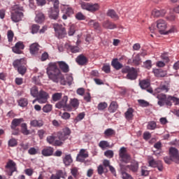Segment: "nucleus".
Returning a JSON list of instances; mask_svg holds the SVG:
<instances>
[{"instance_id": "f257e3e1", "label": "nucleus", "mask_w": 179, "mask_h": 179, "mask_svg": "<svg viewBox=\"0 0 179 179\" xmlns=\"http://www.w3.org/2000/svg\"><path fill=\"white\" fill-rule=\"evenodd\" d=\"M47 74L50 80H52L55 83H59L60 82L63 86H65L66 83L71 86L72 82H73V77L71 74L66 76L65 80L64 74L61 73V70H59L56 63L49 64V66L47 68Z\"/></svg>"}, {"instance_id": "f03ea898", "label": "nucleus", "mask_w": 179, "mask_h": 179, "mask_svg": "<svg viewBox=\"0 0 179 179\" xmlns=\"http://www.w3.org/2000/svg\"><path fill=\"white\" fill-rule=\"evenodd\" d=\"M157 99H158L157 104L160 107L164 106H167V107H171L173 103L175 106H178L179 99L176 96H168L164 94H159L157 95Z\"/></svg>"}, {"instance_id": "7ed1b4c3", "label": "nucleus", "mask_w": 179, "mask_h": 179, "mask_svg": "<svg viewBox=\"0 0 179 179\" xmlns=\"http://www.w3.org/2000/svg\"><path fill=\"white\" fill-rule=\"evenodd\" d=\"M23 7L20 6H15L13 10L11 12L10 18L13 22L17 23L23 19Z\"/></svg>"}, {"instance_id": "20e7f679", "label": "nucleus", "mask_w": 179, "mask_h": 179, "mask_svg": "<svg viewBox=\"0 0 179 179\" xmlns=\"http://www.w3.org/2000/svg\"><path fill=\"white\" fill-rule=\"evenodd\" d=\"M13 65L14 68H17L18 73L20 75H24L26 73L27 69H26V59L24 58L15 60Z\"/></svg>"}, {"instance_id": "39448f33", "label": "nucleus", "mask_w": 179, "mask_h": 179, "mask_svg": "<svg viewBox=\"0 0 179 179\" xmlns=\"http://www.w3.org/2000/svg\"><path fill=\"white\" fill-rule=\"evenodd\" d=\"M6 171L8 173V176L12 177L15 171H17V167L16 166V162L12 159H8L5 166Z\"/></svg>"}, {"instance_id": "423d86ee", "label": "nucleus", "mask_w": 179, "mask_h": 179, "mask_svg": "<svg viewBox=\"0 0 179 179\" xmlns=\"http://www.w3.org/2000/svg\"><path fill=\"white\" fill-rule=\"evenodd\" d=\"M119 157L120 159V162L122 163L128 164L131 162V155L127 152V148L122 147L119 150Z\"/></svg>"}, {"instance_id": "0eeeda50", "label": "nucleus", "mask_w": 179, "mask_h": 179, "mask_svg": "<svg viewBox=\"0 0 179 179\" xmlns=\"http://www.w3.org/2000/svg\"><path fill=\"white\" fill-rule=\"evenodd\" d=\"M68 103V96H64L61 101L56 103L57 108H64V111H72V106L66 104Z\"/></svg>"}, {"instance_id": "6e6552de", "label": "nucleus", "mask_w": 179, "mask_h": 179, "mask_svg": "<svg viewBox=\"0 0 179 179\" xmlns=\"http://www.w3.org/2000/svg\"><path fill=\"white\" fill-rule=\"evenodd\" d=\"M64 11H65V14L62 15V19L64 20H66L68 17H71V16H72V15L74 13L73 8L69 5H62V12Z\"/></svg>"}, {"instance_id": "1a4fd4ad", "label": "nucleus", "mask_w": 179, "mask_h": 179, "mask_svg": "<svg viewBox=\"0 0 179 179\" xmlns=\"http://www.w3.org/2000/svg\"><path fill=\"white\" fill-rule=\"evenodd\" d=\"M53 29L59 37H62V38H63V37L66 36V30L62 25L57 23L53 24Z\"/></svg>"}, {"instance_id": "9d476101", "label": "nucleus", "mask_w": 179, "mask_h": 179, "mask_svg": "<svg viewBox=\"0 0 179 179\" xmlns=\"http://www.w3.org/2000/svg\"><path fill=\"white\" fill-rule=\"evenodd\" d=\"M48 99H50V94L44 90H41L38 97H36V100L39 104H45V103L48 101Z\"/></svg>"}, {"instance_id": "9b49d317", "label": "nucleus", "mask_w": 179, "mask_h": 179, "mask_svg": "<svg viewBox=\"0 0 179 179\" xmlns=\"http://www.w3.org/2000/svg\"><path fill=\"white\" fill-rule=\"evenodd\" d=\"M48 17L53 20H58V17H59V7H51L48 10Z\"/></svg>"}, {"instance_id": "f8f14e48", "label": "nucleus", "mask_w": 179, "mask_h": 179, "mask_svg": "<svg viewBox=\"0 0 179 179\" xmlns=\"http://www.w3.org/2000/svg\"><path fill=\"white\" fill-rule=\"evenodd\" d=\"M169 156L172 162H174L175 163H178L179 154L178 150H177V148L171 147L169 149Z\"/></svg>"}, {"instance_id": "ddd939ff", "label": "nucleus", "mask_w": 179, "mask_h": 179, "mask_svg": "<svg viewBox=\"0 0 179 179\" xmlns=\"http://www.w3.org/2000/svg\"><path fill=\"white\" fill-rule=\"evenodd\" d=\"M71 135V130L69 129H65L63 131L57 133V138L62 142H65L66 139Z\"/></svg>"}, {"instance_id": "4468645a", "label": "nucleus", "mask_w": 179, "mask_h": 179, "mask_svg": "<svg viewBox=\"0 0 179 179\" xmlns=\"http://www.w3.org/2000/svg\"><path fill=\"white\" fill-rule=\"evenodd\" d=\"M139 86L141 89H146L148 93H153V89L150 87V80H143L139 82Z\"/></svg>"}, {"instance_id": "2eb2a0df", "label": "nucleus", "mask_w": 179, "mask_h": 179, "mask_svg": "<svg viewBox=\"0 0 179 179\" xmlns=\"http://www.w3.org/2000/svg\"><path fill=\"white\" fill-rule=\"evenodd\" d=\"M149 166L150 167L157 168L159 171H163V164L162 161H156L155 159L152 158L148 161Z\"/></svg>"}, {"instance_id": "dca6fc26", "label": "nucleus", "mask_w": 179, "mask_h": 179, "mask_svg": "<svg viewBox=\"0 0 179 179\" xmlns=\"http://www.w3.org/2000/svg\"><path fill=\"white\" fill-rule=\"evenodd\" d=\"M22 50H24V44L22 41L16 43L15 46L12 48V51L15 54H23Z\"/></svg>"}, {"instance_id": "f3484780", "label": "nucleus", "mask_w": 179, "mask_h": 179, "mask_svg": "<svg viewBox=\"0 0 179 179\" xmlns=\"http://www.w3.org/2000/svg\"><path fill=\"white\" fill-rule=\"evenodd\" d=\"M89 157V152L86 151L85 149H81L77 155V162H80L81 163H83L85 162V159H87Z\"/></svg>"}, {"instance_id": "a211bd4d", "label": "nucleus", "mask_w": 179, "mask_h": 179, "mask_svg": "<svg viewBox=\"0 0 179 179\" xmlns=\"http://www.w3.org/2000/svg\"><path fill=\"white\" fill-rule=\"evenodd\" d=\"M157 27L159 31L162 33L167 29V23L164 20H158L157 21Z\"/></svg>"}, {"instance_id": "6ab92c4d", "label": "nucleus", "mask_w": 179, "mask_h": 179, "mask_svg": "<svg viewBox=\"0 0 179 179\" xmlns=\"http://www.w3.org/2000/svg\"><path fill=\"white\" fill-rule=\"evenodd\" d=\"M59 69L63 73H68L69 72V65L64 61L57 62Z\"/></svg>"}, {"instance_id": "aec40b11", "label": "nucleus", "mask_w": 179, "mask_h": 179, "mask_svg": "<svg viewBox=\"0 0 179 179\" xmlns=\"http://www.w3.org/2000/svg\"><path fill=\"white\" fill-rule=\"evenodd\" d=\"M22 122H24V119L23 118H15L11 122L10 128L11 129H16L17 127L22 124Z\"/></svg>"}, {"instance_id": "412c9836", "label": "nucleus", "mask_w": 179, "mask_h": 179, "mask_svg": "<svg viewBox=\"0 0 179 179\" xmlns=\"http://www.w3.org/2000/svg\"><path fill=\"white\" fill-rule=\"evenodd\" d=\"M76 62H77L78 65L83 66V65H86V64H87V57L83 55H80L76 59Z\"/></svg>"}, {"instance_id": "4be33fe9", "label": "nucleus", "mask_w": 179, "mask_h": 179, "mask_svg": "<svg viewBox=\"0 0 179 179\" xmlns=\"http://www.w3.org/2000/svg\"><path fill=\"white\" fill-rule=\"evenodd\" d=\"M164 15H166V10H157L156 8H155L154 10H152V16H153V17H163V16H164Z\"/></svg>"}, {"instance_id": "5701e85b", "label": "nucleus", "mask_w": 179, "mask_h": 179, "mask_svg": "<svg viewBox=\"0 0 179 179\" xmlns=\"http://www.w3.org/2000/svg\"><path fill=\"white\" fill-rule=\"evenodd\" d=\"M40 50V45L37 43H32L29 47V51L32 55H36L38 54V50Z\"/></svg>"}, {"instance_id": "b1692460", "label": "nucleus", "mask_w": 179, "mask_h": 179, "mask_svg": "<svg viewBox=\"0 0 179 179\" xmlns=\"http://www.w3.org/2000/svg\"><path fill=\"white\" fill-rule=\"evenodd\" d=\"M35 22L36 23H43L45 20V16L41 11H36Z\"/></svg>"}, {"instance_id": "393cba45", "label": "nucleus", "mask_w": 179, "mask_h": 179, "mask_svg": "<svg viewBox=\"0 0 179 179\" xmlns=\"http://www.w3.org/2000/svg\"><path fill=\"white\" fill-rule=\"evenodd\" d=\"M102 26L104 27V29H108L109 30L117 29V25L114 24V22H110L108 20L104 21L102 24Z\"/></svg>"}, {"instance_id": "a878e982", "label": "nucleus", "mask_w": 179, "mask_h": 179, "mask_svg": "<svg viewBox=\"0 0 179 179\" xmlns=\"http://www.w3.org/2000/svg\"><path fill=\"white\" fill-rule=\"evenodd\" d=\"M127 78L130 80H135V79L138 78V73H136L135 68L131 67V71H129V73L127 75Z\"/></svg>"}, {"instance_id": "bb28decb", "label": "nucleus", "mask_w": 179, "mask_h": 179, "mask_svg": "<svg viewBox=\"0 0 179 179\" xmlns=\"http://www.w3.org/2000/svg\"><path fill=\"white\" fill-rule=\"evenodd\" d=\"M126 167L127 169H129L133 173H136L139 169V163L136 161H133L131 165H127Z\"/></svg>"}, {"instance_id": "cd10ccee", "label": "nucleus", "mask_w": 179, "mask_h": 179, "mask_svg": "<svg viewBox=\"0 0 179 179\" xmlns=\"http://www.w3.org/2000/svg\"><path fill=\"white\" fill-rule=\"evenodd\" d=\"M111 65L114 69L116 71H120V69H122V64H121L117 58L113 59L111 62Z\"/></svg>"}, {"instance_id": "c85d7f7f", "label": "nucleus", "mask_w": 179, "mask_h": 179, "mask_svg": "<svg viewBox=\"0 0 179 179\" xmlns=\"http://www.w3.org/2000/svg\"><path fill=\"white\" fill-rule=\"evenodd\" d=\"M52 153H54V148L52 147H46L42 150L43 156H52Z\"/></svg>"}, {"instance_id": "c756f323", "label": "nucleus", "mask_w": 179, "mask_h": 179, "mask_svg": "<svg viewBox=\"0 0 179 179\" xmlns=\"http://www.w3.org/2000/svg\"><path fill=\"white\" fill-rule=\"evenodd\" d=\"M153 73L157 78H164L167 73L166 71L162 69H153Z\"/></svg>"}, {"instance_id": "7c9ffc66", "label": "nucleus", "mask_w": 179, "mask_h": 179, "mask_svg": "<svg viewBox=\"0 0 179 179\" xmlns=\"http://www.w3.org/2000/svg\"><path fill=\"white\" fill-rule=\"evenodd\" d=\"M30 125L34 128H41L44 125V122L43 120H34L30 122Z\"/></svg>"}, {"instance_id": "2f4dec72", "label": "nucleus", "mask_w": 179, "mask_h": 179, "mask_svg": "<svg viewBox=\"0 0 179 179\" xmlns=\"http://www.w3.org/2000/svg\"><path fill=\"white\" fill-rule=\"evenodd\" d=\"M155 90L157 93H162V92L164 93H167V92L170 90V87L167 85H162Z\"/></svg>"}, {"instance_id": "473e14b6", "label": "nucleus", "mask_w": 179, "mask_h": 179, "mask_svg": "<svg viewBox=\"0 0 179 179\" xmlns=\"http://www.w3.org/2000/svg\"><path fill=\"white\" fill-rule=\"evenodd\" d=\"M109 113H115L118 110V103L116 101H112L108 108Z\"/></svg>"}, {"instance_id": "72a5a7b5", "label": "nucleus", "mask_w": 179, "mask_h": 179, "mask_svg": "<svg viewBox=\"0 0 179 179\" xmlns=\"http://www.w3.org/2000/svg\"><path fill=\"white\" fill-rule=\"evenodd\" d=\"M65 47L73 54H76V52H79V47L78 46H72V45H69V43H66L65 45Z\"/></svg>"}, {"instance_id": "f704fd0d", "label": "nucleus", "mask_w": 179, "mask_h": 179, "mask_svg": "<svg viewBox=\"0 0 179 179\" xmlns=\"http://www.w3.org/2000/svg\"><path fill=\"white\" fill-rule=\"evenodd\" d=\"M125 117L129 121L134 118V109L132 108H129L124 113Z\"/></svg>"}, {"instance_id": "c9c22d12", "label": "nucleus", "mask_w": 179, "mask_h": 179, "mask_svg": "<svg viewBox=\"0 0 179 179\" xmlns=\"http://www.w3.org/2000/svg\"><path fill=\"white\" fill-rule=\"evenodd\" d=\"M107 15L111 17V19H114V20H118V19H120V17H118V15H117V13H115L114 10H109Z\"/></svg>"}, {"instance_id": "e433bc0d", "label": "nucleus", "mask_w": 179, "mask_h": 179, "mask_svg": "<svg viewBox=\"0 0 179 179\" xmlns=\"http://www.w3.org/2000/svg\"><path fill=\"white\" fill-rule=\"evenodd\" d=\"M72 162L73 160L71 155H66L63 159V162L65 164V166H71Z\"/></svg>"}, {"instance_id": "4c0bfd02", "label": "nucleus", "mask_w": 179, "mask_h": 179, "mask_svg": "<svg viewBox=\"0 0 179 179\" xmlns=\"http://www.w3.org/2000/svg\"><path fill=\"white\" fill-rule=\"evenodd\" d=\"M99 147L102 149V150H105L107 148H110V143L107 141H101L99 143Z\"/></svg>"}, {"instance_id": "58836bf2", "label": "nucleus", "mask_w": 179, "mask_h": 179, "mask_svg": "<svg viewBox=\"0 0 179 179\" xmlns=\"http://www.w3.org/2000/svg\"><path fill=\"white\" fill-rule=\"evenodd\" d=\"M104 135H105L106 138L114 136V135H115V130H114L113 129H107L104 131Z\"/></svg>"}, {"instance_id": "ea45409f", "label": "nucleus", "mask_w": 179, "mask_h": 179, "mask_svg": "<svg viewBox=\"0 0 179 179\" xmlns=\"http://www.w3.org/2000/svg\"><path fill=\"white\" fill-rule=\"evenodd\" d=\"M8 148H16V146H17V139L15 138H11L8 141Z\"/></svg>"}, {"instance_id": "a19ab883", "label": "nucleus", "mask_w": 179, "mask_h": 179, "mask_svg": "<svg viewBox=\"0 0 179 179\" xmlns=\"http://www.w3.org/2000/svg\"><path fill=\"white\" fill-rule=\"evenodd\" d=\"M70 106L71 108H78L79 107V100L78 99H71L70 100Z\"/></svg>"}, {"instance_id": "79ce46f5", "label": "nucleus", "mask_w": 179, "mask_h": 179, "mask_svg": "<svg viewBox=\"0 0 179 179\" xmlns=\"http://www.w3.org/2000/svg\"><path fill=\"white\" fill-rule=\"evenodd\" d=\"M21 131H22V134H23V135H29L30 134V130L27 129V124L26 123H22L21 124Z\"/></svg>"}, {"instance_id": "37998d69", "label": "nucleus", "mask_w": 179, "mask_h": 179, "mask_svg": "<svg viewBox=\"0 0 179 179\" xmlns=\"http://www.w3.org/2000/svg\"><path fill=\"white\" fill-rule=\"evenodd\" d=\"M133 64L136 65V66H138V65H141V64H142V59H141V55H139V54L136 55L133 58Z\"/></svg>"}, {"instance_id": "c03bdc74", "label": "nucleus", "mask_w": 179, "mask_h": 179, "mask_svg": "<svg viewBox=\"0 0 179 179\" xmlns=\"http://www.w3.org/2000/svg\"><path fill=\"white\" fill-rule=\"evenodd\" d=\"M71 174L74 178H78L79 177V169L77 167H73L71 169Z\"/></svg>"}, {"instance_id": "a18cd8bd", "label": "nucleus", "mask_w": 179, "mask_h": 179, "mask_svg": "<svg viewBox=\"0 0 179 179\" xmlns=\"http://www.w3.org/2000/svg\"><path fill=\"white\" fill-rule=\"evenodd\" d=\"M30 93L32 97H38L40 92H38V88L36 86H34L31 88Z\"/></svg>"}, {"instance_id": "49530a36", "label": "nucleus", "mask_w": 179, "mask_h": 179, "mask_svg": "<svg viewBox=\"0 0 179 179\" xmlns=\"http://www.w3.org/2000/svg\"><path fill=\"white\" fill-rule=\"evenodd\" d=\"M17 103L20 107H26L29 104V101L26 98H21L17 101Z\"/></svg>"}, {"instance_id": "de8ad7c7", "label": "nucleus", "mask_w": 179, "mask_h": 179, "mask_svg": "<svg viewBox=\"0 0 179 179\" xmlns=\"http://www.w3.org/2000/svg\"><path fill=\"white\" fill-rule=\"evenodd\" d=\"M100 6H99L98 3H90V7H89V12H96V10H99V8Z\"/></svg>"}, {"instance_id": "09e8293b", "label": "nucleus", "mask_w": 179, "mask_h": 179, "mask_svg": "<svg viewBox=\"0 0 179 179\" xmlns=\"http://www.w3.org/2000/svg\"><path fill=\"white\" fill-rule=\"evenodd\" d=\"M61 99H62V93L61 92H56L52 96V99L53 101H59V100H61Z\"/></svg>"}, {"instance_id": "8fccbe9b", "label": "nucleus", "mask_w": 179, "mask_h": 179, "mask_svg": "<svg viewBox=\"0 0 179 179\" xmlns=\"http://www.w3.org/2000/svg\"><path fill=\"white\" fill-rule=\"evenodd\" d=\"M108 107V104L106 102H101L98 104L97 108L99 111H103V110H106Z\"/></svg>"}, {"instance_id": "3c124183", "label": "nucleus", "mask_w": 179, "mask_h": 179, "mask_svg": "<svg viewBox=\"0 0 179 179\" xmlns=\"http://www.w3.org/2000/svg\"><path fill=\"white\" fill-rule=\"evenodd\" d=\"M43 113H51L52 110V105L51 104H46L42 108Z\"/></svg>"}, {"instance_id": "603ef678", "label": "nucleus", "mask_w": 179, "mask_h": 179, "mask_svg": "<svg viewBox=\"0 0 179 179\" xmlns=\"http://www.w3.org/2000/svg\"><path fill=\"white\" fill-rule=\"evenodd\" d=\"M39 30H40V26L39 25L34 24L31 26V33H32V34H36L38 33Z\"/></svg>"}, {"instance_id": "864d4df0", "label": "nucleus", "mask_w": 179, "mask_h": 179, "mask_svg": "<svg viewBox=\"0 0 179 179\" xmlns=\"http://www.w3.org/2000/svg\"><path fill=\"white\" fill-rule=\"evenodd\" d=\"M15 36V34L12 31V30H9L7 32V37L9 43H12L13 41V37Z\"/></svg>"}, {"instance_id": "5fc2aeb1", "label": "nucleus", "mask_w": 179, "mask_h": 179, "mask_svg": "<svg viewBox=\"0 0 179 179\" xmlns=\"http://www.w3.org/2000/svg\"><path fill=\"white\" fill-rule=\"evenodd\" d=\"M104 155L109 159L114 157V152L111 150H108L104 152Z\"/></svg>"}, {"instance_id": "6e6d98bb", "label": "nucleus", "mask_w": 179, "mask_h": 179, "mask_svg": "<svg viewBox=\"0 0 179 179\" xmlns=\"http://www.w3.org/2000/svg\"><path fill=\"white\" fill-rule=\"evenodd\" d=\"M47 143H50V145H54L55 142V136H48L46 138Z\"/></svg>"}, {"instance_id": "4d7b16f0", "label": "nucleus", "mask_w": 179, "mask_h": 179, "mask_svg": "<svg viewBox=\"0 0 179 179\" xmlns=\"http://www.w3.org/2000/svg\"><path fill=\"white\" fill-rule=\"evenodd\" d=\"M28 153L31 156H34V155H37V153H38V150L34 148V147H32L29 149Z\"/></svg>"}, {"instance_id": "13d9d810", "label": "nucleus", "mask_w": 179, "mask_h": 179, "mask_svg": "<svg viewBox=\"0 0 179 179\" xmlns=\"http://www.w3.org/2000/svg\"><path fill=\"white\" fill-rule=\"evenodd\" d=\"M138 104H140V106L141 107H148V106H149V102H148L143 99H138Z\"/></svg>"}, {"instance_id": "bf43d9fd", "label": "nucleus", "mask_w": 179, "mask_h": 179, "mask_svg": "<svg viewBox=\"0 0 179 179\" xmlns=\"http://www.w3.org/2000/svg\"><path fill=\"white\" fill-rule=\"evenodd\" d=\"M147 128H148V129H150V131H153V129H156V122H150L148 123Z\"/></svg>"}, {"instance_id": "052dcab7", "label": "nucleus", "mask_w": 179, "mask_h": 179, "mask_svg": "<svg viewBox=\"0 0 179 179\" xmlns=\"http://www.w3.org/2000/svg\"><path fill=\"white\" fill-rule=\"evenodd\" d=\"M143 65L146 69H150L152 68V60H146Z\"/></svg>"}, {"instance_id": "680f3d73", "label": "nucleus", "mask_w": 179, "mask_h": 179, "mask_svg": "<svg viewBox=\"0 0 179 179\" xmlns=\"http://www.w3.org/2000/svg\"><path fill=\"white\" fill-rule=\"evenodd\" d=\"M76 19H77V20H85V19H86V17H85V15L82 13H78L76 15Z\"/></svg>"}, {"instance_id": "e2e57ef3", "label": "nucleus", "mask_w": 179, "mask_h": 179, "mask_svg": "<svg viewBox=\"0 0 179 179\" xmlns=\"http://www.w3.org/2000/svg\"><path fill=\"white\" fill-rule=\"evenodd\" d=\"M82 9H84L85 10H88L89 11V8L90 3H86V2H82L80 3Z\"/></svg>"}, {"instance_id": "0e129e2a", "label": "nucleus", "mask_w": 179, "mask_h": 179, "mask_svg": "<svg viewBox=\"0 0 179 179\" xmlns=\"http://www.w3.org/2000/svg\"><path fill=\"white\" fill-rule=\"evenodd\" d=\"M75 25H71L69 29V36H73V34H75Z\"/></svg>"}, {"instance_id": "69168bd1", "label": "nucleus", "mask_w": 179, "mask_h": 179, "mask_svg": "<svg viewBox=\"0 0 179 179\" xmlns=\"http://www.w3.org/2000/svg\"><path fill=\"white\" fill-rule=\"evenodd\" d=\"M102 71H103V72H105V73H110V65H103V66L102 67Z\"/></svg>"}, {"instance_id": "338daca9", "label": "nucleus", "mask_w": 179, "mask_h": 179, "mask_svg": "<svg viewBox=\"0 0 179 179\" xmlns=\"http://www.w3.org/2000/svg\"><path fill=\"white\" fill-rule=\"evenodd\" d=\"M132 69V67H129V66H127L122 69V73H129L130 71Z\"/></svg>"}, {"instance_id": "774afa93", "label": "nucleus", "mask_w": 179, "mask_h": 179, "mask_svg": "<svg viewBox=\"0 0 179 179\" xmlns=\"http://www.w3.org/2000/svg\"><path fill=\"white\" fill-rule=\"evenodd\" d=\"M122 179H134V178L127 172H122Z\"/></svg>"}]
</instances>
